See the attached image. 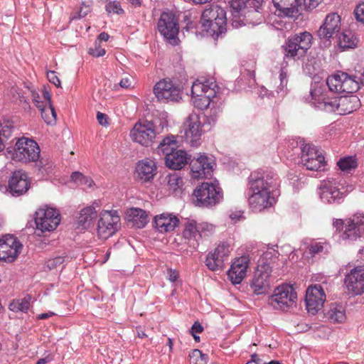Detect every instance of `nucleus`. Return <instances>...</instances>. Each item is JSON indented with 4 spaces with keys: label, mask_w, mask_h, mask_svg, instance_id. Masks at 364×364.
Returning a JSON list of instances; mask_svg holds the SVG:
<instances>
[{
    "label": "nucleus",
    "mask_w": 364,
    "mask_h": 364,
    "mask_svg": "<svg viewBox=\"0 0 364 364\" xmlns=\"http://www.w3.org/2000/svg\"><path fill=\"white\" fill-rule=\"evenodd\" d=\"M220 103H218V100H217V104L211 105L209 108L210 110L207 112V113L204 114L205 121L203 122V126H208L209 129L212 125H214L218 121L220 112Z\"/></svg>",
    "instance_id": "39"
},
{
    "label": "nucleus",
    "mask_w": 364,
    "mask_h": 364,
    "mask_svg": "<svg viewBox=\"0 0 364 364\" xmlns=\"http://www.w3.org/2000/svg\"><path fill=\"white\" fill-rule=\"evenodd\" d=\"M286 60H287V58H284V60L281 65V70H280V74H279L280 85L278 87L277 92H279L280 91H282L284 89V87H286L287 85V67L288 65V63Z\"/></svg>",
    "instance_id": "52"
},
{
    "label": "nucleus",
    "mask_w": 364,
    "mask_h": 364,
    "mask_svg": "<svg viewBox=\"0 0 364 364\" xmlns=\"http://www.w3.org/2000/svg\"><path fill=\"white\" fill-rule=\"evenodd\" d=\"M47 77L49 82L55 85L57 87H60V80L55 71H48L47 73Z\"/></svg>",
    "instance_id": "59"
},
{
    "label": "nucleus",
    "mask_w": 364,
    "mask_h": 364,
    "mask_svg": "<svg viewBox=\"0 0 364 364\" xmlns=\"http://www.w3.org/2000/svg\"><path fill=\"white\" fill-rule=\"evenodd\" d=\"M33 100L36 107L41 110V116L46 124L54 123L56 120V112L52 105L43 106V102L36 99L35 94H33Z\"/></svg>",
    "instance_id": "36"
},
{
    "label": "nucleus",
    "mask_w": 364,
    "mask_h": 364,
    "mask_svg": "<svg viewBox=\"0 0 364 364\" xmlns=\"http://www.w3.org/2000/svg\"><path fill=\"white\" fill-rule=\"evenodd\" d=\"M209 88L218 89L215 82L210 81V80L201 82L199 80H196L191 87L192 98L194 97H201V95L206 94V91Z\"/></svg>",
    "instance_id": "37"
},
{
    "label": "nucleus",
    "mask_w": 364,
    "mask_h": 364,
    "mask_svg": "<svg viewBox=\"0 0 364 364\" xmlns=\"http://www.w3.org/2000/svg\"><path fill=\"white\" fill-rule=\"evenodd\" d=\"M341 240L352 242L364 237V213H357L346 220L336 219L333 223Z\"/></svg>",
    "instance_id": "4"
},
{
    "label": "nucleus",
    "mask_w": 364,
    "mask_h": 364,
    "mask_svg": "<svg viewBox=\"0 0 364 364\" xmlns=\"http://www.w3.org/2000/svg\"><path fill=\"white\" fill-rule=\"evenodd\" d=\"M119 217L111 211H105L100 215L97 224V234L102 239H107L117 230Z\"/></svg>",
    "instance_id": "17"
},
{
    "label": "nucleus",
    "mask_w": 364,
    "mask_h": 364,
    "mask_svg": "<svg viewBox=\"0 0 364 364\" xmlns=\"http://www.w3.org/2000/svg\"><path fill=\"white\" fill-rule=\"evenodd\" d=\"M338 36V44L343 48H351L356 46L355 39L353 38L352 33L349 31L339 33Z\"/></svg>",
    "instance_id": "41"
},
{
    "label": "nucleus",
    "mask_w": 364,
    "mask_h": 364,
    "mask_svg": "<svg viewBox=\"0 0 364 364\" xmlns=\"http://www.w3.org/2000/svg\"><path fill=\"white\" fill-rule=\"evenodd\" d=\"M248 265L249 259L247 257L242 256L235 259L228 272V278L232 284H239L242 282L246 276Z\"/></svg>",
    "instance_id": "22"
},
{
    "label": "nucleus",
    "mask_w": 364,
    "mask_h": 364,
    "mask_svg": "<svg viewBox=\"0 0 364 364\" xmlns=\"http://www.w3.org/2000/svg\"><path fill=\"white\" fill-rule=\"evenodd\" d=\"M353 189L351 186H346L338 178H328L320 185V198L326 203H341L345 196Z\"/></svg>",
    "instance_id": "6"
},
{
    "label": "nucleus",
    "mask_w": 364,
    "mask_h": 364,
    "mask_svg": "<svg viewBox=\"0 0 364 364\" xmlns=\"http://www.w3.org/2000/svg\"><path fill=\"white\" fill-rule=\"evenodd\" d=\"M301 161H303V156L306 155L309 156V160L317 159V156H322L323 154L319 152L316 147L310 144H304L301 147Z\"/></svg>",
    "instance_id": "50"
},
{
    "label": "nucleus",
    "mask_w": 364,
    "mask_h": 364,
    "mask_svg": "<svg viewBox=\"0 0 364 364\" xmlns=\"http://www.w3.org/2000/svg\"><path fill=\"white\" fill-rule=\"evenodd\" d=\"M22 245L17 238L6 235L0 238V260L11 262L16 259L21 252Z\"/></svg>",
    "instance_id": "16"
},
{
    "label": "nucleus",
    "mask_w": 364,
    "mask_h": 364,
    "mask_svg": "<svg viewBox=\"0 0 364 364\" xmlns=\"http://www.w3.org/2000/svg\"><path fill=\"white\" fill-rule=\"evenodd\" d=\"M302 163L306 167L307 169L311 171H318L320 170L323 166H324V156L322 155L320 156H317V159L309 160V156L306 155L305 156H303Z\"/></svg>",
    "instance_id": "43"
},
{
    "label": "nucleus",
    "mask_w": 364,
    "mask_h": 364,
    "mask_svg": "<svg viewBox=\"0 0 364 364\" xmlns=\"http://www.w3.org/2000/svg\"><path fill=\"white\" fill-rule=\"evenodd\" d=\"M355 19L364 24V1L359 4L354 10Z\"/></svg>",
    "instance_id": "57"
},
{
    "label": "nucleus",
    "mask_w": 364,
    "mask_h": 364,
    "mask_svg": "<svg viewBox=\"0 0 364 364\" xmlns=\"http://www.w3.org/2000/svg\"><path fill=\"white\" fill-rule=\"evenodd\" d=\"M97 119L98 123L102 126H107L108 124V117L104 113L98 112L97 114Z\"/></svg>",
    "instance_id": "60"
},
{
    "label": "nucleus",
    "mask_w": 364,
    "mask_h": 364,
    "mask_svg": "<svg viewBox=\"0 0 364 364\" xmlns=\"http://www.w3.org/2000/svg\"><path fill=\"white\" fill-rule=\"evenodd\" d=\"M168 126L166 114L161 117H154L151 121L137 122L130 132L132 140L144 146L151 145L156 135L163 132Z\"/></svg>",
    "instance_id": "3"
},
{
    "label": "nucleus",
    "mask_w": 364,
    "mask_h": 364,
    "mask_svg": "<svg viewBox=\"0 0 364 364\" xmlns=\"http://www.w3.org/2000/svg\"><path fill=\"white\" fill-rule=\"evenodd\" d=\"M200 240L203 238L208 237L215 232V227L212 224L203 222L198 223Z\"/></svg>",
    "instance_id": "49"
},
{
    "label": "nucleus",
    "mask_w": 364,
    "mask_h": 364,
    "mask_svg": "<svg viewBox=\"0 0 364 364\" xmlns=\"http://www.w3.org/2000/svg\"><path fill=\"white\" fill-rule=\"evenodd\" d=\"M165 181L169 186V188L173 191L183 185L182 178L176 173L168 174L165 178Z\"/></svg>",
    "instance_id": "47"
},
{
    "label": "nucleus",
    "mask_w": 364,
    "mask_h": 364,
    "mask_svg": "<svg viewBox=\"0 0 364 364\" xmlns=\"http://www.w3.org/2000/svg\"><path fill=\"white\" fill-rule=\"evenodd\" d=\"M105 48H102L100 42L95 41L93 48H90L88 50V53L93 57H101L105 55Z\"/></svg>",
    "instance_id": "55"
},
{
    "label": "nucleus",
    "mask_w": 364,
    "mask_h": 364,
    "mask_svg": "<svg viewBox=\"0 0 364 364\" xmlns=\"http://www.w3.org/2000/svg\"><path fill=\"white\" fill-rule=\"evenodd\" d=\"M156 163L149 159L139 161L136 167L138 177L144 181L152 180L156 174Z\"/></svg>",
    "instance_id": "28"
},
{
    "label": "nucleus",
    "mask_w": 364,
    "mask_h": 364,
    "mask_svg": "<svg viewBox=\"0 0 364 364\" xmlns=\"http://www.w3.org/2000/svg\"><path fill=\"white\" fill-rule=\"evenodd\" d=\"M341 30V17L337 14H329L326 16L323 23L317 31V35L321 39L330 41L334 36H337Z\"/></svg>",
    "instance_id": "19"
},
{
    "label": "nucleus",
    "mask_w": 364,
    "mask_h": 364,
    "mask_svg": "<svg viewBox=\"0 0 364 364\" xmlns=\"http://www.w3.org/2000/svg\"><path fill=\"white\" fill-rule=\"evenodd\" d=\"M31 300V296L27 295L20 300L12 302L10 305V309L12 311L26 312L29 309Z\"/></svg>",
    "instance_id": "46"
},
{
    "label": "nucleus",
    "mask_w": 364,
    "mask_h": 364,
    "mask_svg": "<svg viewBox=\"0 0 364 364\" xmlns=\"http://www.w3.org/2000/svg\"><path fill=\"white\" fill-rule=\"evenodd\" d=\"M178 218L169 213H163L156 215L154 220L156 229L160 232L173 231L178 226Z\"/></svg>",
    "instance_id": "24"
},
{
    "label": "nucleus",
    "mask_w": 364,
    "mask_h": 364,
    "mask_svg": "<svg viewBox=\"0 0 364 364\" xmlns=\"http://www.w3.org/2000/svg\"><path fill=\"white\" fill-rule=\"evenodd\" d=\"M326 294L319 284L310 286L306 292L305 302L306 310L309 314L315 315L323 306Z\"/></svg>",
    "instance_id": "15"
},
{
    "label": "nucleus",
    "mask_w": 364,
    "mask_h": 364,
    "mask_svg": "<svg viewBox=\"0 0 364 364\" xmlns=\"http://www.w3.org/2000/svg\"><path fill=\"white\" fill-rule=\"evenodd\" d=\"M359 80L355 76L338 72L327 78L326 85L329 91L335 93H354L360 88Z\"/></svg>",
    "instance_id": "9"
},
{
    "label": "nucleus",
    "mask_w": 364,
    "mask_h": 364,
    "mask_svg": "<svg viewBox=\"0 0 364 364\" xmlns=\"http://www.w3.org/2000/svg\"><path fill=\"white\" fill-rule=\"evenodd\" d=\"M8 186L13 196L17 197L26 193L30 187L26 173L22 170L14 171L9 180Z\"/></svg>",
    "instance_id": "21"
},
{
    "label": "nucleus",
    "mask_w": 364,
    "mask_h": 364,
    "mask_svg": "<svg viewBox=\"0 0 364 364\" xmlns=\"http://www.w3.org/2000/svg\"><path fill=\"white\" fill-rule=\"evenodd\" d=\"M312 35L307 31L289 37L282 46L284 58L296 60L305 56L307 50L312 46Z\"/></svg>",
    "instance_id": "5"
},
{
    "label": "nucleus",
    "mask_w": 364,
    "mask_h": 364,
    "mask_svg": "<svg viewBox=\"0 0 364 364\" xmlns=\"http://www.w3.org/2000/svg\"><path fill=\"white\" fill-rule=\"evenodd\" d=\"M253 5L255 7L261 6L262 0H233L230 1V8L239 12L245 6Z\"/></svg>",
    "instance_id": "45"
},
{
    "label": "nucleus",
    "mask_w": 364,
    "mask_h": 364,
    "mask_svg": "<svg viewBox=\"0 0 364 364\" xmlns=\"http://www.w3.org/2000/svg\"><path fill=\"white\" fill-rule=\"evenodd\" d=\"M105 9L108 13L120 14L124 12V10L121 7L120 3L117 1L109 2L106 5Z\"/></svg>",
    "instance_id": "56"
},
{
    "label": "nucleus",
    "mask_w": 364,
    "mask_h": 364,
    "mask_svg": "<svg viewBox=\"0 0 364 364\" xmlns=\"http://www.w3.org/2000/svg\"><path fill=\"white\" fill-rule=\"evenodd\" d=\"M328 319L333 323H341L346 319L344 307L342 305L333 304L326 314Z\"/></svg>",
    "instance_id": "38"
},
{
    "label": "nucleus",
    "mask_w": 364,
    "mask_h": 364,
    "mask_svg": "<svg viewBox=\"0 0 364 364\" xmlns=\"http://www.w3.org/2000/svg\"><path fill=\"white\" fill-rule=\"evenodd\" d=\"M84 175H82L80 172H73L71 175V179L75 183H77L78 185L80 184L81 180L83 178Z\"/></svg>",
    "instance_id": "64"
},
{
    "label": "nucleus",
    "mask_w": 364,
    "mask_h": 364,
    "mask_svg": "<svg viewBox=\"0 0 364 364\" xmlns=\"http://www.w3.org/2000/svg\"><path fill=\"white\" fill-rule=\"evenodd\" d=\"M338 98L328 97L324 87L315 84L311 88L310 95L307 100L319 109L338 113Z\"/></svg>",
    "instance_id": "11"
},
{
    "label": "nucleus",
    "mask_w": 364,
    "mask_h": 364,
    "mask_svg": "<svg viewBox=\"0 0 364 364\" xmlns=\"http://www.w3.org/2000/svg\"><path fill=\"white\" fill-rule=\"evenodd\" d=\"M167 274H168V276H167L168 277V279L171 282H175L177 280L178 277V272L176 270H173L171 269H168Z\"/></svg>",
    "instance_id": "61"
},
{
    "label": "nucleus",
    "mask_w": 364,
    "mask_h": 364,
    "mask_svg": "<svg viewBox=\"0 0 364 364\" xmlns=\"http://www.w3.org/2000/svg\"><path fill=\"white\" fill-rule=\"evenodd\" d=\"M188 129L186 132V138L192 146H198L203 133V127L200 117L190 115L188 119Z\"/></svg>",
    "instance_id": "23"
},
{
    "label": "nucleus",
    "mask_w": 364,
    "mask_h": 364,
    "mask_svg": "<svg viewBox=\"0 0 364 364\" xmlns=\"http://www.w3.org/2000/svg\"><path fill=\"white\" fill-rule=\"evenodd\" d=\"M260 7L261 6L255 7L253 5H248L242 8L239 12H236L234 9H232V15L235 17L243 15L244 18L240 20L241 21H245L246 23H250L253 26L257 25L263 20V16L259 11Z\"/></svg>",
    "instance_id": "26"
},
{
    "label": "nucleus",
    "mask_w": 364,
    "mask_h": 364,
    "mask_svg": "<svg viewBox=\"0 0 364 364\" xmlns=\"http://www.w3.org/2000/svg\"><path fill=\"white\" fill-rule=\"evenodd\" d=\"M60 222V214L55 208H40L36 212V228L42 232L55 230Z\"/></svg>",
    "instance_id": "13"
},
{
    "label": "nucleus",
    "mask_w": 364,
    "mask_h": 364,
    "mask_svg": "<svg viewBox=\"0 0 364 364\" xmlns=\"http://www.w3.org/2000/svg\"><path fill=\"white\" fill-rule=\"evenodd\" d=\"M206 94L201 95V97H194L193 103L195 107L203 110L207 109L211 105H216L218 97L216 96L217 90L214 88H209L205 92Z\"/></svg>",
    "instance_id": "30"
},
{
    "label": "nucleus",
    "mask_w": 364,
    "mask_h": 364,
    "mask_svg": "<svg viewBox=\"0 0 364 364\" xmlns=\"http://www.w3.org/2000/svg\"><path fill=\"white\" fill-rule=\"evenodd\" d=\"M298 8L299 9V15L303 11H311L316 9L323 0H297Z\"/></svg>",
    "instance_id": "48"
},
{
    "label": "nucleus",
    "mask_w": 364,
    "mask_h": 364,
    "mask_svg": "<svg viewBox=\"0 0 364 364\" xmlns=\"http://www.w3.org/2000/svg\"><path fill=\"white\" fill-rule=\"evenodd\" d=\"M213 161L205 155H200L190 161L193 177L196 178H209L213 172Z\"/></svg>",
    "instance_id": "20"
},
{
    "label": "nucleus",
    "mask_w": 364,
    "mask_h": 364,
    "mask_svg": "<svg viewBox=\"0 0 364 364\" xmlns=\"http://www.w3.org/2000/svg\"><path fill=\"white\" fill-rule=\"evenodd\" d=\"M11 154L13 160L28 163L36 161L40 157V148L38 144L33 139L21 137L17 140Z\"/></svg>",
    "instance_id": "8"
},
{
    "label": "nucleus",
    "mask_w": 364,
    "mask_h": 364,
    "mask_svg": "<svg viewBox=\"0 0 364 364\" xmlns=\"http://www.w3.org/2000/svg\"><path fill=\"white\" fill-rule=\"evenodd\" d=\"M95 205L99 207L98 203L95 202L92 205L83 208L80 213L78 224L84 229L88 228L97 218V210L95 209Z\"/></svg>",
    "instance_id": "32"
},
{
    "label": "nucleus",
    "mask_w": 364,
    "mask_h": 364,
    "mask_svg": "<svg viewBox=\"0 0 364 364\" xmlns=\"http://www.w3.org/2000/svg\"><path fill=\"white\" fill-rule=\"evenodd\" d=\"M278 15L286 17H296L299 15L297 0H272Z\"/></svg>",
    "instance_id": "25"
},
{
    "label": "nucleus",
    "mask_w": 364,
    "mask_h": 364,
    "mask_svg": "<svg viewBox=\"0 0 364 364\" xmlns=\"http://www.w3.org/2000/svg\"><path fill=\"white\" fill-rule=\"evenodd\" d=\"M157 28L164 38L173 46L178 44L179 26L176 16L171 12H163L158 21Z\"/></svg>",
    "instance_id": "12"
},
{
    "label": "nucleus",
    "mask_w": 364,
    "mask_h": 364,
    "mask_svg": "<svg viewBox=\"0 0 364 364\" xmlns=\"http://www.w3.org/2000/svg\"><path fill=\"white\" fill-rule=\"evenodd\" d=\"M164 159L166 166L173 170H180L183 168L188 159L187 153L181 149L166 154Z\"/></svg>",
    "instance_id": "27"
},
{
    "label": "nucleus",
    "mask_w": 364,
    "mask_h": 364,
    "mask_svg": "<svg viewBox=\"0 0 364 364\" xmlns=\"http://www.w3.org/2000/svg\"><path fill=\"white\" fill-rule=\"evenodd\" d=\"M191 333H200L203 331V327L202 325L196 321L191 327Z\"/></svg>",
    "instance_id": "63"
},
{
    "label": "nucleus",
    "mask_w": 364,
    "mask_h": 364,
    "mask_svg": "<svg viewBox=\"0 0 364 364\" xmlns=\"http://www.w3.org/2000/svg\"><path fill=\"white\" fill-rule=\"evenodd\" d=\"M178 146L176 136L174 135H168L159 143L156 148V152L159 154H163L166 156V154L174 151L177 149Z\"/></svg>",
    "instance_id": "35"
},
{
    "label": "nucleus",
    "mask_w": 364,
    "mask_h": 364,
    "mask_svg": "<svg viewBox=\"0 0 364 364\" xmlns=\"http://www.w3.org/2000/svg\"><path fill=\"white\" fill-rule=\"evenodd\" d=\"M154 93L159 101H175L181 99V90L179 85L166 79L158 82L154 87Z\"/></svg>",
    "instance_id": "14"
},
{
    "label": "nucleus",
    "mask_w": 364,
    "mask_h": 364,
    "mask_svg": "<svg viewBox=\"0 0 364 364\" xmlns=\"http://www.w3.org/2000/svg\"><path fill=\"white\" fill-rule=\"evenodd\" d=\"M264 363L265 362L258 357L257 354L253 353L251 355V360L246 364H264Z\"/></svg>",
    "instance_id": "62"
},
{
    "label": "nucleus",
    "mask_w": 364,
    "mask_h": 364,
    "mask_svg": "<svg viewBox=\"0 0 364 364\" xmlns=\"http://www.w3.org/2000/svg\"><path fill=\"white\" fill-rule=\"evenodd\" d=\"M127 215L134 225L138 228H144L149 221L146 212L141 208H133L129 209Z\"/></svg>",
    "instance_id": "34"
},
{
    "label": "nucleus",
    "mask_w": 364,
    "mask_h": 364,
    "mask_svg": "<svg viewBox=\"0 0 364 364\" xmlns=\"http://www.w3.org/2000/svg\"><path fill=\"white\" fill-rule=\"evenodd\" d=\"M200 22L203 36L218 39L226 31V12L218 5H211L203 11Z\"/></svg>",
    "instance_id": "2"
},
{
    "label": "nucleus",
    "mask_w": 364,
    "mask_h": 364,
    "mask_svg": "<svg viewBox=\"0 0 364 364\" xmlns=\"http://www.w3.org/2000/svg\"><path fill=\"white\" fill-rule=\"evenodd\" d=\"M205 263L208 269L213 272L220 270L224 266L223 259L213 255L212 252L207 255Z\"/></svg>",
    "instance_id": "42"
},
{
    "label": "nucleus",
    "mask_w": 364,
    "mask_h": 364,
    "mask_svg": "<svg viewBox=\"0 0 364 364\" xmlns=\"http://www.w3.org/2000/svg\"><path fill=\"white\" fill-rule=\"evenodd\" d=\"M344 284L349 293L360 295L364 293V267L352 269L345 277Z\"/></svg>",
    "instance_id": "18"
},
{
    "label": "nucleus",
    "mask_w": 364,
    "mask_h": 364,
    "mask_svg": "<svg viewBox=\"0 0 364 364\" xmlns=\"http://www.w3.org/2000/svg\"><path fill=\"white\" fill-rule=\"evenodd\" d=\"M64 262V257L58 256L55 258L49 259L46 264L47 267L50 269H55L58 267H59L60 264H62Z\"/></svg>",
    "instance_id": "58"
},
{
    "label": "nucleus",
    "mask_w": 364,
    "mask_h": 364,
    "mask_svg": "<svg viewBox=\"0 0 364 364\" xmlns=\"http://www.w3.org/2000/svg\"><path fill=\"white\" fill-rule=\"evenodd\" d=\"M329 249L328 243L314 241L307 245L306 254L314 257L317 254L328 252Z\"/></svg>",
    "instance_id": "40"
},
{
    "label": "nucleus",
    "mask_w": 364,
    "mask_h": 364,
    "mask_svg": "<svg viewBox=\"0 0 364 364\" xmlns=\"http://www.w3.org/2000/svg\"><path fill=\"white\" fill-rule=\"evenodd\" d=\"M191 359L195 364H206L208 356L203 354L200 350L195 349L190 355Z\"/></svg>",
    "instance_id": "54"
},
{
    "label": "nucleus",
    "mask_w": 364,
    "mask_h": 364,
    "mask_svg": "<svg viewBox=\"0 0 364 364\" xmlns=\"http://www.w3.org/2000/svg\"><path fill=\"white\" fill-rule=\"evenodd\" d=\"M338 114L345 115L356 110L360 106V100L355 95L341 96L338 98Z\"/></svg>",
    "instance_id": "31"
},
{
    "label": "nucleus",
    "mask_w": 364,
    "mask_h": 364,
    "mask_svg": "<svg viewBox=\"0 0 364 364\" xmlns=\"http://www.w3.org/2000/svg\"><path fill=\"white\" fill-rule=\"evenodd\" d=\"M213 255L222 259L223 262L228 257L230 252V247L226 243H221L212 252Z\"/></svg>",
    "instance_id": "53"
},
{
    "label": "nucleus",
    "mask_w": 364,
    "mask_h": 364,
    "mask_svg": "<svg viewBox=\"0 0 364 364\" xmlns=\"http://www.w3.org/2000/svg\"><path fill=\"white\" fill-rule=\"evenodd\" d=\"M268 274L257 270L250 282V288L255 294H265L268 293L269 283L267 281Z\"/></svg>",
    "instance_id": "29"
},
{
    "label": "nucleus",
    "mask_w": 364,
    "mask_h": 364,
    "mask_svg": "<svg viewBox=\"0 0 364 364\" xmlns=\"http://www.w3.org/2000/svg\"><path fill=\"white\" fill-rule=\"evenodd\" d=\"M248 184L251 192L248 201L254 211L260 212L274 204V198L271 193L278 186L276 173L272 171L252 173Z\"/></svg>",
    "instance_id": "1"
},
{
    "label": "nucleus",
    "mask_w": 364,
    "mask_h": 364,
    "mask_svg": "<svg viewBox=\"0 0 364 364\" xmlns=\"http://www.w3.org/2000/svg\"><path fill=\"white\" fill-rule=\"evenodd\" d=\"M196 205L210 208L218 204L223 198V191L218 182L202 183L193 191Z\"/></svg>",
    "instance_id": "7"
},
{
    "label": "nucleus",
    "mask_w": 364,
    "mask_h": 364,
    "mask_svg": "<svg viewBox=\"0 0 364 364\" xmlns=\"http://www.w3.org/2000/svg\"><path fill=\"white\" fill-rule=\"evenodd\" d=\"M337 166L341 171L348 172L355 169L358 163L355 156H348L341 158L337 162Z\"/></svg>",
    "instance_id": "44"
},
{
    "label": "nucleus",
    "mask_w": 364,
    "mask_h": 364,
    "mask_svg": "<svg viewBox=\"0 0 364 364\" xmlns=\"http://www.w3.org/2000/svg\"><path fill=\"white\" fill-rule=\"evenodd\" d=\"M183 236L191 243L192 246L195 247L198 245L200 236L198 223L193 220L186 221L184 225Z\"/></svg>",
    "instance_id": "33"
},
{
    "label": "nucleus",
    "mask_w": 364,
    "mask_h": 364,
    "mask_svg": "<svg viewBox=\"0 0 364 364\" xmlns=\"http://www.w3.org/2000/svg\"><path fill=\"white\" fill-rule=\"evenodd\" d=\"M15 127L13 123L10 121L4 122L0 124V137L4 139V141L8 139L11 135Z\"/></svg>",
    "instance_id": "51"
},
{
    "label": "nucleus",
    "mask_w": 364,
    "mask_h": 364,
    "mask_svg": "<svg viewBox=\"0 0 364 364\" xmlns=\"http://www.w3.org/2000/svg\"><path fill=\"white\" fill-rule=\"evenodd\" d=\"M296 293L290 285H282L274 290V294L269 298L268 304L274 309L288 311L296 304Z\"/></svg>",
    "instance_id": "10"
}]
</instances>
